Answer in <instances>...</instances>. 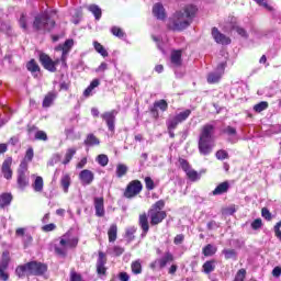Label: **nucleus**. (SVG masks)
<instances>
[{"label":"nucleus","instance_id":"nucleus-13","mask_svg":"<svg viewBox=\"0 0 281 281\" xmlns=\"http://www.w3.org/2000/svg\"><path fill=\"white\" fill-rule=\"evenodd\" d=\"M212 36L215 43H218L220 45H229V43H232V40L225 36V34L221 33V31H218L216 27H213Z\"/></svg>","mask_w":281,"mask_h":281},{"label":"nucleus","instance_id":"nucleus-3","mask_svg":"<svg viewBox=\"0 0 281 281\" xmlns=\"http://www.w3.org/2000/svg\"><path fill=\"white\" fill-rule=\"evenodd\" d=\"M75 247H78V237L68 232L59 238V246H55V254L65 258L67 249H75Z\"/></svg>","mask_w":281,"mask_h":281},{"label":"nucleus","instance_id":"nucleus-64","mask_svg":"<svg viewBox=\"0 0 281 281\" xmlns=\"http://www.w3.org/2000/svg\"><path fill=\"white\" fill-rule=\"evenodd\" d=\"M119 279L121 281H128V280H131V277L126 272H121L120 276H119Z\"/></svg>","mask_w":281,"mask_h":281},{"label":"nucleus","instance_id":"nucleus-25","mask_svg":"<svg viewBox=\"0 0 281 281\" xmlns=\"http://www.w3.org/2000/svg\"><path fill=\"white\" fill-rule=\"evenodd\" d=\"M56 98H57L56 92H48L43 100L42 106L44 109H49V105L54 104V101L56 100Z\"/></svg>","mask_w":281,"mask_h":281},{"label":"nucleus","instance_id":"nucleus-60","mask_svg":"<svg viewBox=\"0 0 281 281\" xmlns=\"http://www.w3.org/2000/svg\"><path fill=\"white\" fill-rule=\"evenodd\" d=\"M43 232H54V229H56V224L50 223V224H46L42 227Z\"/></svg>","mask_w":281,"mask_h":281},{"label":"nucleus","instance_id":"nucleus-22","mask_svg":"<svg viewBox=\"0 0 281 281\" xmlns=\"http://www.w3.org/2000/svg\"><path fill=\"white\" fill-rule=\"evenodd\" d=\"M157 109L160 111H168V102L166 100H159L154 103V108L151 109V113H154L155 117H159V113L157 112Z\"/></svg>","mask_w":281,"mask_h":281},{"label":"nucleus","instance_id":"nucleus-55","mask_svg":"<svg viewBox=\"0 0 281 281\" xmlns=\"http://www.w3.org/2000/svg\"><path fill=\"white\" fill-rule=\"evenodd\" d=\"M112 254L113 256H122V254H124V248L121 246H114L112 248Z\"/></svg>","mask_w":281,"mask_h":281},{"label":"nucleus","instance_id":"nucleus-49","mask_svg":"<svg viewBox=\"0 0 281 281\" xmlns=\"http://www.w3.org/2000/svg\"><path fill=\"white\" fill-rule=\"evenodd\" d=\"M246 276H247V270L240 269L238 270L234 281H245Z\"/></svg>","mask_w":281,"mask_h":281},{"label":"nucleus","instance_id":"nucleus-15","mask_svg":"<svg viewBox=\"0 0 281 281\" xmlns=\"http://www.w3.org/2000/svg\"><path fill=\"white\" fill-rule=\"evenodd\" d=\"M1 172L4 179H8V180L12 179V157H8L2 162Z\"/></svg>","mask_w":281,"mask_h":281},{"label":"nucleus","instance_id":"nucleus-11","mask_svg":"<svg viewBox=\"0 0 281 281\" xmlns=\"http://www.w3.org/2000/svg\"><path fill=\"white\" fill-rule=\"evenodd\" d=\"M117 115V111L112 110L110 112H105L101 114L102 120L106 123L109 131H115V116Z\"/></svg>","mask_w":281,"mask_h":281},{"label":"nucleus","instance_id":"nucleus-52","mask_svg":"<svg viewBox=\"0 0 281 281\" xmlns=\"http://www.w3.org/2000/svg\"><path fill=\"white\" fill-rule=\"evenodd\" d=\"M145 186L148 190H155V181H153V178L146 177L145 178Z\"/></svg>","mask_w":281,"mask_h":281},{"label":"nucleus","instance_id":"nucleus-46","mask_svg":"<svg viewBox=\"0 0 281 281\" xmlns=\"http://www.w3.org/2000/svg\"><path fill=\"white\" fill-rule=\"evenodd\" d=\"M226 260H231V258H236L237 254L234 249H224L222 251Z\"/></svg>","mask_w":281,"mask_h":281},{"label":"nucleus","instance_id":"nucleus-43","mask_svg":"<svg viewBox=\"0 0 281 281\" xmlns=\"http://www.w3.org/2000/svg\"><path fill=\"white\" fill-rule=\"evenodd\" d=\"M267 109H269V103L266 101H261L254 106V111H256V113H262V111H267Z\"/></svg>","mask_w":281,"mask_h":281},{"label":"nucleus","instance_id":"nucleus-4","mask_svg":"<svg viewBox=\"0 0 281 281\" xmlns=\"http://www.w3.org/2000/svg\"><path fill=\"white\" fill-rule=\"evenodd\" d=\"M164 207H166V202L164 200H159L151 205V207L148 210L150 225L155 226L164 222V220L167 216L166 211H164Z\"/></svg>","mask_w":281,"mask_h":281},{"label":"nucleus","instance_id":"nucleus-54","mask_svg":"<svg viewBox=\"0 0 281 281\" xmlns=\"http://www.w3.org/2000/svg\"><path fill=\"white\" fill-rule=\"evenodd\" d=\"M229 157V154H227L226 150L220 149L218 151H216V158L217 159H227Z\"/></svg>","mask_w":281,"mask_h":281},{"label":"nucleus","instance_id":"nucleus-24","mask_svg":"<svg viewBox=\"0 0 281 281\" xmlns=\"http://www.w3.org/2000/svg\"><path fill=\"white\" fill-rule=\"evenodd\" d=\"M153 14L154 16H157L162 21V19H166V9H164V4L156 3L153 8Z\"/></svg>","mask_w":281,"mask_h":281},{"label":"nucleus","instance_id":"nucleus-41","mask_svg":"<svg viewBox=\"0 0 281 281\" xmlns=\"http://www.w3.org/2000/svg\"><path fill=\"white\" fill-rule=\"evenodd\" d=\"M202 254L206 257L214 256V254H216V247H214L212 244H209L203 248Z\"/></svg>","mask_w":281,"mask_h":281},{"label":"nucleus","instance_id":"nucleus-61","mask_svg":"<svg viewBox=\"0 0 281 281\" xmlns=\"http://www.w3.org/2000/svg\"><path fill=\"white\" fill-rule=\"evenodd\" d=\"M109 69V65L106 63H101V65L95 69L98 74L106 71Z\"/></svg>","mask_w":281,"mask_h":281},{"label":"nucleus","instance_id":"nucleus-50","mask_svg":"<svg viewBox=\"0 0 281 281\" xmlns=\"http://www.w3.org/2000/svg\"><path fill=\"white\" fill-rule=\"evenodd\" d=\"M111 32L113 34V36H117L119 38H123L124 36V31H122V29L114 26L111 29Z\"/></svg>","mask_w":281,"mask_h":281},{"label":"nucleus","instance_id":"nucleus-7","mask_svg":"<svg viewBox=\"0 0 281 281\" xmlns=\"http://www.w3.org/2000/svg\"><path fill=\"white\" fill-rule=\"evenodd\" d=\"M10 265V255L8 252L2 254V259L0 261V280H10V274L8 273V267Z\"/></svg>","mask_w":281,"mask_h":281},{"label":"nucleus","instance_id":"nucleus-12","mask_svg":"<svg viewBox=\"0 0 281 281\" xmlns=\"http://www.w3.org/2000/svg\"><path fill=\"white\" fill-rule=\"evenodd\" d=\"M223 74H225V63H222L217 66V71L216 72H211L207 76V82L210 85H214L221 80L223 77Z\"/></svg>","mask_w":281,"mask_h":281},{"label":"nucleus","instance_id":"nucleus-59","mask_svg":"<svg viewBox=\"0 0 281 281\" xmlns=\"http://www.w3.org/2000/svg\"><path fill=\"white\" fill-rule=\"evenodd\" d=\"M260 227H262V220L257 218L251 223V228L252 229H260Z\"/></svg>","mask_w":281,"mask_h":281},{"label":"nucleus","instance_id":"nucleus-23","mask_svg":"<svg viewBox=\"0 0 281 281\" xmlns=\"http://www.w3.org/2000/svg\"><path fill=\"white\" fill-rule=\"evenodd\" d=\"M172 67H181L183 60L181 59V50H172L170 56Z\"/></svg>","mask_w":281,"mask_h":281},{"label":"nucleus","instance_id":"nucleus-33","mask_svg":"<svg viewBox=\"0 0 281 281\" xmlns=\"http://www.w3.org/2000/svg\"><path fill=\"white\" fill-rule=\"evenodd\" d=\"M12 203V194L3 193L0 195V207H5Z\"/></svg>","mask_w":281,"mask_h":281},{"label":"nucleus","instance_id":"nucleus-27","mask_svg":"<svg viewBox=\"0 0 281 281\" xmlns=\"http://www.w3.org/2000/svg\"><path fill=\"white\" fill-rule=\"evenodd\" d=\"M203 272L206 273V276H210L214 269H216V260H209L203 263L202 266Z\"/></svg>","mask_w":281,"mask_h":281},{"label":"nucleus","instance_id":"nucleus-32","mask_svg":"<svg viewBox=\"0 0 281 281\" xmlns=\"http://www.w3.org/2000/svg\"><path fill=\"white\" fill-rule=\"evenodd\" d=\"M78 149L76 147L68 148L65 154V159L63 161L64 166H67L71 159H74V155H76Z\"/></svg>","mask_w":281,"mask_h":281},{"label":"nucleus","instance_id":"nucleus-58","mask_svg":"<svg viewBox=\"0 0 281 281\" xmlns=\"http://www.w3.org/2000/svg\"><path fill=\"white\" fill-rule=\"evenodd\" d=\"M261 216L266 218V221H271V212H269V209L263 207L261 210Z\"/></svg>","mask_w":281,"mask_h":281},{"label":"nucleus","instance_id":"nucleus-19","mask_svg":"<svg viewBox=\"0 0 281 281\" xmlns=\"http://www.w3.org/2000/svg\"><path fill=\"white\" fill-rule=\"evenodd\" d=\"M212 133H214V125L206 124L202 127L199 139L212 142Z\"/></svg>","mask_w":281,"mask_h":281},{"label":"nucleus","instance_id":"nucleus-62","mask_svg":"<svg viewBox=\"0 0 281 281\" xmlns=\"http://www.w3.org/2000/svg\"><path fill=\"white\" fill-rule=\"evenodd\" d=\"M224 133H226V135H236V128H235V127H232V126H227V127L224 130Z\"/></svg>","mask_w":281,"mask_h":281},{"label":"nucleus","instance_id":"nucleus-29","mask_svg":"<svg viewBox=\"0 0 281 281\" xmlns=\"http://www.w3.org/2000/svg\"><path fill=\"white\" fill-rule=\"evenodd\" d=\"M60 184L65 193L69 192V186H71V177L69 175H64L60 179Z\"/></svg>","mask_w":281,"mask_h":281},{"label":"nucleus","instance_id":"nucleus-17","mask_svg":"<svg viewBox=\"0 0 281 281\" xmlns=\"http://www.w3.org/2000/svg\"><path fill=\"white\" fill-rule=\"evenodd\" d=\"M213 148L214 144L212 143V140L199 139V150L201 155H210Z\"/></svg>","mask_w":281,"mask_h":281},{"label":"nucleus","instance_id":"nucleus-44","mask_svg":"<svg viewBox=\"0 0 281 281\" xmlns=\"http://www.w3.org/2000/svg\"><path fill=\"white\" fill-rule=\"evenodd\" d=\"M179 124H181L176 116H173L172 119H169L167 121V128L168 131H175V128H177V126H179Z\"/></svg>","mask_w":281,"mask_h":281},{"label":"nucleus","instance_id":"nucleus-6","mask_svg":"<svg viewBox=\"0 0 281 281\" xmlns=\"http://www.w3.org/2000/svg\"><path fill=\"white\" fill-rule=\"evenodd\" d=\"M143 188L144 186H142V181L139 180L131 181L124 191L125 199H134V196H137V194L142 192Z\"/></svg>","mask_w":281,"mask_h":281},{"label":"nucleus","instance_id":"nucleus-45","mask_svg":"<svg viewBox=\"0 0 281 281\" xmlns=\"http://www.w3.org/2000/svg\"><path fill=\"white\" fill-rule=\"evenodd\" d=\"M97 161L104 168V166H109V156L101 154L97 157Z\"/></svg>","mask_w":281,"mask_h":281},{"label":"nucleus","instance_id":"nucleus-9","mask_svg":"<svg viewBox=\"0 0 281 281\" xmlns=\"http://www.w3.org/2000/svg\"><path fill=\"white\" fill-rule=\"evenodd\" d=\"M40 61L42 63L44 69H47V71H56V65L60 63V59L53 60L49 58L47 54H41L40 55Z\"/></svg>","mask_w":281,"mask_h":281},{"label":"nucleus","instance_id":"nucleus-21","mask_svg":"<svg viewBox=\"0 0 281 281\" xmlns=\"http://www.w3.org/2000/svg\"><path fill=\"white\" fill-rule=\"evenodd\" d=\"M229 192V182H221L213 191V196H221V194H227Z\"/></svg>","mask_w":281,"mask_h":281},{"label":"nucleus","instance_id":"nucleus-2","mask_svg":"<svg viewBox=\"0 0 281 281\" xmlns=\"http://www.w3.org/2000/svg\"><path fill=\"white\" fill-rule=\"evenodd\" d=\"M45 271H47V265L38 261L27 262L15 269V273L19 278H25V276H43Z\"/></svg>","mask_w":281,"mask_h":281},{"label":"nucleus","instance_id":"nucleus-38","mask_svg":"<svg viewBox=\"0 0 281 281\" xmlns=\"http://www.w3.org/2000/svg\"><path fill=\"white\" fill-rule=\"evenodd\" d=\"M131 269L134 276H139V273H142V261L140 260L133 261L131 265Z\"/></svg>","mask_w":281,"mask_h":281},{"label":"nucleus","instance_id":"nucleus-40","mask_svg":"<svg viewBox=\"0 0 281 281\" xmlns=\"http://www.w3.org/2000/svg\"><path fill=\"white\" fill-rule=\"evenodd\" d=\"M188 179H190V181H199V179H201V173H198L196 170L194 169H189L187 172H186Z\"/></svg>","mask_w":281,"mask_h":281},{"label":"nucleus","instance_id":"nucleus-37","mask_svg":"<svg viewBox=\"0 0 281 281\" xmlns=\"http://www.w3.org/2000/svg\"><path fill=\"white\" fill-rule=\"evenodd\" d=\"M126 172H128V167L126 165L119 164L116 166V177H119V179H122V177H124Z\"/></svg>","mask_w":281,"mask_h":281},{"label":"nucleus","instance_id":"nucleus-31","mask_svg":"<svg viewBox=\"0 0 281 281\" xmlns=\"http://www.w3.org/2000/svg\"><path fill=\"white\" fill-rule=\"evenodd\" d=\"M88 10L93 14L97 21H100V19H102V9H100L97 4H90L88 7Z\"/></svg>","mask_w":281,"mask_h":281},{"label":"nucleus","instance_id":"nucleus-42","mask_svg":"<svg viewBox=\"0 0 281 281\" xmlns=\"http://www.w3.org/2000/svg\"><path fill=\"white\" fill-rule=\"evenodd\" d=\"M192 113V111L190 110H186L183 112H180L179 114H177L175 117L178 120V122L181 124V122H186V120H188L190 117V114Z\"/></svg>","mask_w":281,"mask_h":281},{"label":"nucleus","instance_id":"nucleus-48","mask_svg":"<svg viewBox=\"0 0 281 281\" xmlns=\"http://www.w3.org/2000/svg\"><path fill=\"white\" fill-rule=\"evenodd\" d=\"M35 139L40 142H47V133H45V131H37L35 133Z\"/></svg>","mask_w":281,"mask_h":281},{"label":"nucleus","instance_id":"nucleus-56","mask_svg":"<svg viewBox=\"0 0 281 281\" xmlns=\"http://www.w3.org/2000/svg\"><path fill=\"white\" fill-rule=\"evenodd\" d=\"M234 30L237 32V34H239V36H241L243 38H247V31H245V29L240 27V26H234Z\"/></svg>","mask_w":281,"mask_h":281},{"label":"nucleus","instance_id":"nucleus-16","mask_svg":"<svg viewBox=\"0 0 281 281\" xmlns=\"http://www.w3.org/2000/svg\"><path fill=\"white\" fill-rule=\"evenodd\" d=\"M138 225L143 231L142 237L144 238L150 229V225L148 224V215L146 213H143L138 216Z\"/></svg>","mask_w":281,"mask_h":281},{"label":"nucleus","instance_id":"nucleus-1","mask_svg":"<svg viewBox=\"0 0 281 281\" xmlns=\"http://www.w3.org/2000/svg\"><path fill=\"white\" fill-rule=\"evenodd\" d=\"M195 14L196 7L192 4L184 7L183 10L175 13L173 18L168 24L169 30H173V32H181L186 30V27H190Z\"/></svg>","mask_w":281,"mask_h":281},{"label":"nucleus","instance_id":"nucleus-30","mask_svg":"<svg viewBox=\"0 0 281 281\" xmlns=\"http://www.w3.org/2000/svg\"><path fill=\"white\" fill-rule=\"evenodd\" d=\"M32 188L34 192H43V188H44L43 177L41 176L35 177Z\"/></svg>","mask_w":281,"mask_h":281},{"label":"nucleus","instance_id":"nucleus-14","mask_svg":"<svg viewBox=\"0 0 281 281\" xmlns=\"http://www.w3.org/2000/svg\"><path fill=\"white\" fill-rule=\"evenodd\" d=\"M79 179L82 186H91V183H93V179H95V176L91 170L85 169L79 173Z\"/></svg>","mask_w":281,"mask_h":281},{"label":"nucleus","instance_id":"nucleus-20","mask_svg":"<svg viewBox=\"0 0 281 281\" xmlns=\"http://www.w3.org/2000/svg\"><path fill=\"white\" fill-rule=\"evenodd\" d=\"M106 265V258L104 257V252H99V258L97 261V273L99 276H104L106 273V268L104 267Z\"/></svg>","mask_w":281,"mask_h":281},{"label":"nucleus","instance_id":"nucleus-8","mask_svg":"<svg viewBox=\"0 0 281 281\" xmlns=\"http://www.w3.org/2000/svg\"><path fill=\"white\" fill-rule=\"evenodd\" d=\"M74 47V40H67L63 45H58L56 52H61V63L64 67H67V55Z\"/></svg>","mask_w":281,"mask_h":281},{"label":"nucleus","instance_id":"nucleus-36","mask_svg":"<svg viewBox=\"0 0 281 281\" xmlns=\"http://www.w3.org/2000/svg\"><path fill=\"white\" fill-rule=\"evenodd\" d=\"M93 47L95 52H98V54L103 56V58H106V56H109V52H106V48H104V46H102V44H100L99 42H93Z\"/></svg>","mask_w":281,"mask_h":281},{"label":"nucleus","instance_id":"nucleus-26","mask_svg":"<svg viewBox=\"0 0 281 281\" xmlns=\"http://www.w3.org/2000/svg\"><path fill=\"white\" fill-rule=\"evenodd\" d=\"M109 243H115L117 240V224H112L108 229Z\"/></svg>","mask_w":281,"mask_h":281},{"label":"nucleus","instance_id":"nucleus-18","mask_svg":"<svg viewBox=\"0 0 281 281\" xmlns=\"http://www.w3.org/2000/svg\"><path fill=\"white\" fill-rule=\"evenodd\" d=\"M93 203H94L95 216H98L99 218H102V216H104L105 214L104 198H94Z\"/></svg>","mask_w":281,"mask_h":281},{"label":"nucleus","instance_id":"nucleus-63","mask_svg":"<svg viewBox=\"0 0 281 281\" xmlns=\"http://www.w3.org/2000/svg\"><path fill=\"white\" fill-rule=\"evenodd\" d=\"M272 276H273V278H280L281 277V268L280 267H276L272 270Z\"/></svg>","mask_w":281,"mask_h":281},{"label":"nucleus","instance_id":"nucleus-10","mask_svg":"<svg viewBox=\"0 0 281 281\" xmlns=\"http://www.w3.org/2000/svg\"><path fill=\"white\" fill-rule=\"evenodd\" d=\"M175 260V256H172V252L167 251L165 256L160 259H156L154 262L149 265L150 269L156 270L157 265L160 269H164L168 262H172Z\"/></svg>","mask_w":281,"mask_h":281},{"label":"nucleus","instance_id":"nucleus-5","mask_svg":"<svg viewBox=\"0 0 281 281\" xmlns=\"http://www.w3.org/2000/svg\"><path fill=\"white\" fill-rule=\"evenodd\" d=\"M54 25H56V22L49 19V16L46 13L37 15L33 22V27L37 32H49L54 30Z\"/></svg>","mask_w":281,"mask_h":281},{"label":"nucleus","instance_id":"nucleus-39","mask_svg":"<svg viewBox=\"0 0 281 281\" xmlns=\"http://www.w3.org/2000/svg\"><path fill=\"white\" fill-rule=\"evenodd\" d=\"M26 68L29 71H31L32 74H36V71H41V67L38 66V64H36V60L31 59L27 64H26Z\"/></svg>","mask_w":281,"mask_h":281},{"label":"nucleus","instance_id":"nucleus-47","mask_svg":"<svg viewBox=\"0 0 281 281\" xmlns=\"http://www.w3.org/2000/svg\"><path fill=\"white\" fill-rule=\"evenodd\" d=\"M135 232H137V228L130 227L126 229V238L131 243V240H135Z\"/></svg>","mask_w":281,"mask_h":281},{"label":"nucleus","instance_id":"nucleus-35","mask_svg":"<svg viewBox=\"0 0 281 281\" xmlns=\"http://www.w3.org/2000/svg\"><path fill=\"white\" fill-rule=\"evenodd\" d=\"M86 146H99L100 145V139L95 137L93 134H89L85 140Z\"/></svg>","mask_w":281,"mask_h":281},{"label":"nucleus","instance_id":"nucleus-57","mask_svg":"<svg viewBox=\"0 0 281 281\" xmlns=\"http://www.w3.org/2000/svg\"><path fill=\"white\" fill-rule=\"evenodd\" d=\"M179 164H180L182 170H184L186 172L192 168V167H190V164L186 159H180Z\"/></svg>","mask_w":281,"mask_h":281},{"label":"nucleus","instance_id":"nucleus-28","mask_svg":"<svg viewBox=\"0 0 281 281\" xmlns=\"http://www.w3.org/2000/svg\"><path fill=\"white\" fill-rule=\"evenodd\" d=\"M18 186L21 190H25L30 186V180L25 173H18Z\"/></svg>","mask_w":281,"mask_h":281},{"label":"nucleus","instance_id":"nucleus-51","mask_svg":"<svg viewBox=\"0 0 281 281\" xmlns=\"http://www.w3.org/2000/svg\"><path fill=\"white\" fill-rule=\"evenodd\" d=\"M27 172V160H23L20 164V168L18 170V175H25Z\"/></svg>","mask_w":281,"mask_h":281},{"label":"nucleus","instance_id":"nucleus-53","mask_svg":"<svg viewBox=\"0 0 281 281\" xmlns=\"http://www.w3.org/2000/svg\"><path fill=\"white\" fill-rule=\"evenodd\" d=\"M32 159H34V149L32 147H30L26 150L25 157H24V161H32Z\"/></svg>","mask_w":281,"mask_h":281},{"label":"nucleus","instance_id":"nucleus-34","mask_svg":"<svg viewBox=\"0 0 281 281\" xmlns=\"http://www.w3.org/2000/svg\"><path fill=\"white\" fill-rule=\"evenodd\" d=\"M97 87H100V80L93 79L91 81L90 86L83 91V95L86 98H89V95H91V92L93 91V89H95Z\"/></svg>","mask_w":281,"mask_h":281}]
</instances>
